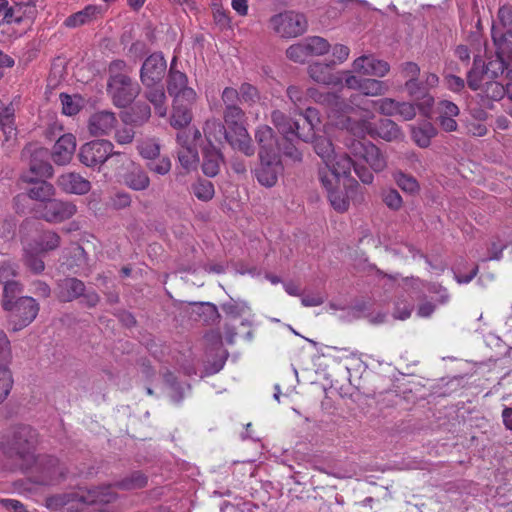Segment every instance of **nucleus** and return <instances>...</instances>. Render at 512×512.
<instances>
[{"label": "nucleus", "instance_id": "obj_1", "mask_svg": "<svg viewBox=\"0 0 512 512\" xmlns=\"http://www.w3.org/2000/svg\"><path fill=\"white\" fill-rule=\"evenodd\" d=\"M37 433L29 425H15L0 437V469L27 471L35 460Z\"/></svg>", "mask_w": 512, "mask_h": 512}, {"label": "nucleus", "instance_id": "obj_2", "mask_svg": "<svg viewBox=\"0 0 512 512\" xmlns=\"http://www.w3.org/2000/svg\"><path fill=\"white\" fill-rule=\"evenodd\" d=\"M22 472L28 474V479L33 484L54 486L66 479L68 469L64 463L54 456L35 455L31 468Z\"/></svg>", "mask_w": 512, "mask_h": 512}, {"label": "nucleus", "instance_id": "obj_3", "mask_svg": "<svg viewBox=\"0 0 512 512\" xmlns=\"http://www.w3.org/2000/svg\"><path fill=\"white\" fill-rule=\"evenodd\" d=\"M270 32L281 39H292L303 35L308 29V21L304 14L285 10L272 15L267 22Z\"/></svg>", "mask_w": 512, "mask_h": 512}, {"label": "nucleus", "instance_id": "obj_4", "mask_svg": "<svg viewBox=\"0 0 512 512\" xmlns=\"http://www.w3.org/2000/svg\"><path fill=\"white\" fill-rule=\"evenodd\" d=\"M7 312V321L13 331H20L30 325L37 317L39 303L30 296L18 297L16 301L3 308Z\"/></svg>", "mask_w": 512, "mask_h": 512}, {"label": "nucleus", "instance_id": "obj_5", "mask_svg": "<svg viewBox=\"0 0 512 512\" xmlns=\"http://www.w3.org/2000/svg\"><path fill=\"white\" fill-rule=\"evenodd\" d=\"M140 90V85L130 76H115L108 79L107 92L116 107L129 106L139 95Z\"/></svg>", "mask_w": 512, "mask_h": 512}, {"label": "nucleus", "instance_id": "obj_6", "mask_svg": "<svg viewBox=\"0 0 512 512\" xmlns=\"http://www.w3.org/2000/svg\"><path fill=\"white\" fill-rule=\"evenodd\" d=\"M503 69V59L497 58L489 61L486 65L480 56H476L472 68L467 73V85L477 91L482 88L485 81L496 79L499 76V70Z\"/></svg>", "mask_w": 512, "mask_h": 512}, {"label": "nucleus", "instance_id": "obj_7", "mask_svg": "<svg viewBox=\"0 0 512 512\" xmlns=\"http://www.w3.org/2000/svg\"><path fill=\"white\" fill-rule=\"evenodd\" d=\"M114 145L109 140H94L85 143L79 151V160L87 167L101 166L109 157L121 155L113 151Z\"/></svg>", "mask_w": 512, "mask_h": 512}, {"label": "nucleus", "instance_id": "obj_8", "mask_svg": "<svg viewBox=\"0 0 512 512\" xmlns=\"http://www.w3.org/2000/svg\"><path fill=\"white\" fill-rule=\"evenodd\" d=\"M351 155L364 159L375 172H381L387 167V161L381 150L371 142L352 140L347 144Z\"/></svg>", "mask_w": 512, "mask_h": 512}, {"label": "nucleus", "instance_id": "obj_9", "mask_svg": "<svg viewBox=\"0 0 512 512\" xmlns=\"http://www.w3.org/2000/svg\"><path fill=\"white\" fill-rule=\"evenodd\" d=\"M167 89L171 96L182 98L188 102H196L197 94L195 90L188 86V78L185 73L177 69V58L171 61L168 72Z\"/></svg>", "mask_w": 512, "mask_h": 512}, {"label": "nucleus", "instance_id": "obj_10", "mask_svg": "<svg viewBox=\"0 0 512 512\" xmlns=\"http://www.w3.org/2000/svg\"><path fill=\"white\" fill-rule=\"evenodd\" d=\"M81 496L82 488L50 495L45 499V507L52 512H80L84 506Z\"/></svg>", "mask_w": 512, "mask_h": 512}, {"label": "nucleus", "instance_id": "obj_11", "mask_svg": "<svg viewBox=\"0 0 512 512\" xmlns=\"http://www.w3.org/2000/svg\"><path fill=\"white\" fill-rule=\"evenodd\" d=\"M271 120L279 133L283 135L284 140L291 141L295 139H301L304 142H308L310 140V131L311 128H313V125L308 121V118L306 119L308 125V132L306 134L300 132V126L298 122L293 121L280 110H274L272 112Z\"/></svg>", "mask_w": 512, "mask_h": 512}, {"label": "nucleus", "instance_id": "obj_12", "mask_svg": "<svg viewBox=\"0 0 512 512\" xmlns=\"http://www.w3.org/2000/svg\"><path fill=\"white\" fill-rule=\"evenodd\" d=\"M167 70V63L161 53L148 56L140 70V80L143 85L161 83Z\"/></svg>", "mask_w": 512, "mask_h": 512}, {"label": "nucleus", "instance_id": "obj_13", "mask_svg": "<svg viewBox=\"0 0 512 512\" xmlns=\"http://www.w3.org/2000/svg\"><path fill=\"white\" fill-rule=\"evenodd\" d=\"M41 217L47 222L59 223L71 218L76 213L72 202L50 199L42 204Z\"/></svg>", "mask_w": 512, "mask_h": 512}, {"label": "nucleus", "instance_id": "obj_14", "mask_svg": "<svg viewBox=\"0 0 512 512\" xmlns=\"http://www.w3.org/2000/svg\"><path fill=\"white\" fill-rule=\"evenodd\" d=\"M47 154L48 152L44 148L25 147L22 151V156H30L29 172L27 174L35 178L51 177L53 175V167L49 162L44 160Z\"/></svg>", "mask_w": 512, "mask_h": 512}, {"label": "nucleus", "instance_id": "obj_15", "mask_svg": "<svg viewBox=\"0 0 512 512\" xmlns=\"http://www.w3.org/2000/svg\"><path fill=\"white\" fill-rule=\"evenodd\" d=\"M353 71L365 75L382 78L390 71L388 62L376 58L374 55H362L352 63Z\"/></svg>", "mask_w": 512, "mask_h": 512}, {"label": "nucleus", "instance_id": "obj_16", "mask_svg": "<svg viewBox=\"0 0 512 512\" xmlns=\"http://www.w3.org/2000/svg\"><path fill=\"white\" fill-rule=\"evenodd\" d=\"M85 292V283L76 277H64L56 281L54 294L59 302L69 303L80 299Z\"/></svg>", "mask_w": 512, "mask_h": 512}, {"label": "nucleus", "instance_id": "obj_17", "mask_svg": "<svg viewBox=\"0 0 512 512\" xmlns=\"http://www.w3.org/2000/svg\"><path fill=\"white\" fill-rule=\"evenodd\" d=\"M260 165L255 170V176L258 182L266 187H272L277 182V176L280 169L277 155H265L260 153Z\"/></svg>", "mask_w": 512, "mask_h": 512}, {"label": "nucleus", "instance_id": "obj_18", "mask_svg": "<svg viewBox=\"0 0 512 512\" xmlns=\"http://www.w3.org/2000/svg\"><path fill=\"white\" fill-rule=\"evenodd\" d=\"M333 66L330 62H313L307 67L309 77L316 83L325 86H339L342 84V77L332 72Z\"/></svg>", "mask_w": 512, "mask_h": 512}, {"label": "nucleus", "instance_id": "obj_19", "mask_svg": "<svg viewBox=\"0 0 512 512\" xmlns=\"http://www.w3.org/2000/svg\"><path fill=\"white\" fill-rule=\"evenodd\" d=\"M117 118L113 112L98 111L93 113L88 122V130L93 136L108 135L117 125Z\"/></svg>", "mask_w": 512, "mask_h": 512}, {"label": "nucleus", "instance_id": "obj_20", "mask_svg": "<svg viewBox=\"0 0 512 512\" xmlns=\"http://www.w3.org/2000/svg\"><path fill=\"white\" fill-rule=\"evenodd\" d=\"M404 88L412 98L421 100L418 103V108L423 114H428L433 106L434 98L429 94L427 87L424 86L423 78L418 77L413 81H406Z\"/></svg>", "mask_w": 512, "mask_h": 512}, {"label": "nucleus", "instance_id": "obj_21", "mask_svg": "<svg viewBox=\"0 0 512 512\" xmlns=\"http://www.w3.org/2000/svg\"><path fill=\"white\" fill-rule=\"evenodd\" d=\"M75 149V137L69 133L64 134L54 144L51 152V158L57 165H66L71 161Z\"/></svg>", "mask_w": 512, "mask_h": 512}, {"label": "nucleus", "instance_id": "obj_22", "mask_svg": "<svg viewBox=\"0 0 512 512\" xmlns=\"http://www.w3.org/2000/svg\"><path fill=\"white\" fill-rule=\"evenodd\" d=\"M57 185L65 193L83 195L90 191V182L75 172L65 173L58 177Z\"/></svg>", "mask_w": 512, "mask_h": 512}, {"label": "nucleus", "instance_id": "obj_23", "mask_svg": "<svg viewBox=\"0 0 512 512\" xmlns=\"http://www.w3.org/2000/svg\"><path fill=\"white\" fill-rule=\"evenodd\" d=\"M195 102H188L182 98L173 99V109L170 125L175 129H182L192 121V107Z\"/></svg>", "mask_w": 512, "mask_h": 512}, {"label": "nucleus", "instance_id": "obj_24", "mask_svg": "<svg viewBox=\"0 0 512 512\" xmlns=\"http://www.w3.org/2000/svg\"><path fill=\"white\" fill-rule=\"evenodd\" d=\"M103 8L98 5H87L84 9L68 16L64 25L68 28H77L90 24L102 17Z\"/></svg>", "mask_w": 512, "mask_h": 512}, {"label": "nucleus", "instance_id": "obj_25", "mask_svg": "<svg viewBox=\"0 0 512 512\" xmlns=\"http://www.w3.org/2000/svg\"><path fill=\"white\" fill-rule=\"evenodd\" d=\"M83 505L107 504L114 501L117 494L113 491L112 485H104L91 489L82 488Z\"/></svg>", "mask_w": 512, "mask_h": 512}, {"label": "nucleus", "instance_id": "obj_26", "mask_svg": "<svg viewBox=\"0 0 512 512\" xmlns=\"http://www.w3.org/2000/svg\"><path fill=\"white\" fill-rule=\"evenodd\" d=\"M22 180L33 185L28 190V196L33 200L40 201L42 204H44L54 195V187L47 181L37 180V178L30 176L29 174H23Z\"/></svg>", "mask_w": 512, "mask_h": 512}, {"label": "nucleus", "instance_id": "obj_27", "mask_svg": "<svg viewBox=\"0 0 512 512\" xmlns=\"http://www.w3.org/2000/svg\"><path fill=\"white\" fill-rule=\"evenodd\" d=\"M144 87V96L153 105L155 113L159 117H165L167 114V96L163 84L156 83L144 85Z\"/></svg>", "mask_w": 512, "mask_h": 512}, {"label": "nucleus", "instance_id": "obj_28", "mask_svg": "<svg viewBox=\"0 0 512 512\" xmlns=\"http://www.w3.org/2000/svg\"><path fill=\"white\" fill-rule=\"evenodd\" d=\"M36 15V0H30L27 3L17 2L6 9L4 20L7 23H21L24 18H33Z\"/></svg>", "mask_w": 512, "mask_h": 512}, {"label": "nucleus", "instance_id": "obj_29", "mask_svg": "<svg viewBox=\"0 0 512 512\" xmlns=\"http://www.w3.org/2000/svg\"><path fill=\"white\" fill-rule=\"evenodd\" d=\"M368 130L371 136H378L388 142L398 140L402 137L399 126L390 119H381L373 126L370 124Z\"/></svg>", "mask_w": 512, "mask_h": 512}, {"label": "nucleus", "instance_id": "obj_30", "mask_svg": "<svg viewBox=\"0 0 512 512\" xmlns=\"http://www.w3.org/2000/svg\"><path fill=\"white\" fill-rule=\"evenodd\" d=\"M255 139L260 148L259 154L276 155L278 143L271 127L267 125L260 126L256 130Z\"/></svg>", "mask_w": 512, "mask_h": 512}, {"label": "nucleus", "instance_id": "obj_31", "mask_svg": "<svg viewBox=\"0 0 512 512\" xmlns=\"http://www.w3.org/2000/svg\"><path fill=\"white\" fill-rule=\"evenodd\" d=\"M436 135L437 129L429 121H423L411 128L412 139L420 148H427Z\"/></svg>", "mask_w": 512, "mask_h": 512}, {"label": "nucleus", "instance_id": "obj_32", "mask_svg": "<svg viewBox=\"0 0 512 512\" xmlns=\"http://www.w3.org/2000/svg\"><path fill=\"white\" fill-rule=\"evenodd\" d=\"M151 117V108L146 103H137L130 111L123 114L122 120L125 124L141 126Z\"/></svg>", "mask_w": 512, "mask_h": 512}, {"label": "nucleus", "instance_id": "obj_33", "mask_svg": "<svg viewBox=\"0 0 512 512\" xmlns=\"http://www.w3.org/2000/svg\"><path fill=\"white\" fill-rule=\"evenodd\" d=\"M223 162L221 153L214 147L204 150L202 171L208 177L216 176Z\"/></svg>", "mask_w": 512, "mask_h": 512}, {"label": "nucleus", "instance_id": "obj_34", "mask_svg": "<svg viewBox=\"0 0 512 512\" xmlns=\"http://www.w3.org/2000/svg\"><path fill=\"white\" fill-rule=\"evenodd\" d=\"M124 182L129 188L142 191L149 187L150 179L141 167L134 166L125 174Z\"/></svg>", "mask_w": 512, "mask_h": 512}, {"label": "nucleus", "instance_id": "obj_35", "mask_svg": "<svg viewBox=\"0 0 512 512\" xmlns=\"http://www.w3.org/2000/svg\"><path fill=\"white\" fill-rule=\"evenodd\" d=\"M204 135L207 141L213 145L214 143H222L226 141L228 130L226 127L217 119H209L206 121L203 128Z\"/></svg>", "mask_w": 512, "mask_h": 512}, {"label": "nucleus", "instance_id": "obj_36", "mask_svg": "<svg viewBox=\"0 0 512 512\" xmlns=\"http://www.w3.org/2000/svg\"><path fill=\"white\" fill-rule=\"evenodd\" d=\"M39 253L42 252L39 251L37 247H34L33 243H28L24 245V264L34 274H40L45 269L44 261L39 257Z\"/></svg>", "mask_w": 512, "mask_h": 512}, {"label": "nucleus", "instance_id": "obj_37", "mask_svg": "<svg viewBox=\"0 0 512 512\" xmlns=\"http://www.w3.org/2000/svg\"><path fill=\"white\" fill-rule=\"evenodd\" d=\"M311 130L313 129L311 128ZM310 139H313V147L316 154L322 159L324 164L329 163L331 157L335 154L331 140L324 135L314 136L312 131H310Z\"/></svg>", "mask_w": 512, "mask_h": 512}, {"label": "nucleus", "instance_id": "obj_38", "mask_svg": "<svg viewBox=\"0 0 512 512\" xmlns=\"http://www.w3.org/2000/svg\"><path fill=\"white\" fill-rule=\"evenodd\" d=\"M354 165L355 161L349 155H337L336 153L331 157L329 163H325V166L330 168L338 177L348 176Z\"/></svg>", "mask_w": 512, "mask_h": 512}, {"label": "nucleus", "instance_id": "obj_39", "mask_svg": "<svg viewBox=\"0 0 512 512\" xmlns=\"http://www.w3.org/2000/svg\"><path fill=\"white\" fill-rule=\"evenodd\" d=\"M1 117V130L4 133L5 140L9 141L17 134V128L15 124V108L12 104L4 107L0 112Z\"/></svg>", "mask_w": 512, "mask_h": 512}, {"label": "nucleus", "instance_id": "obj_40", "mask_svg": "<svg viewBox=\"0 0 512 512\" xmlns=\"http://www.w3.org/2000/svg\"><path fill=\"white\" fill-rule=\"evenodd\" d=\"M319 103L327 106L335 113H348L351 110L350 105L341 96L332 92L319 95Z\"/></svg>", "mask_w": 512, "mask_h": 512}, {"label": "nucleus", "instance_id": "obj_41", "mask_svg": "<svg viewBox=\"0 0 512 512\" xmlns=\"http://www.w3.org/2000/svg\"><path fill=\"white\" fill-rule=\"evenodd\" d=\"M389 90V85L385 81L373 79V78H364L360 93L364 96H382L387 93Z\"/></svg>", "mask_w": 512, "mask_h": 512}, {"label": "nucleus", "instance_id": "obj_42", "mask_svg": "<svg viewBox=\"0 0 512 512\" xmlns=\"http://www.w3.org/2000/svg\"><path fill=\"white\" fill-rule=\"evenodd\" d=\"M309 56H323L331 49L330 43L320 36H309L303 39Z\"/></svg>", "mask_w": 512, "mask_h": 512}, {"label": "nucleus", "instance_id": "obj_43", "mask_svg": "<svg viewBox=\"0 0 512 512\" xmlns=\"http://www.w3.org/2000/svg\"><path fill=\"white\" fill-rule=\"evenodd\" d=\"M492 38L498 47L499 53L512 58V31L498 33L497 27L493 25Z\"/></svg>", "mask_w": 512, "mask_h": 512}, {"label": "nucleus", "instance_id": "obj_44", "mask_svg": "<svg viewBox=\"0 0 512 512\" xmlns=\"http://www.w3.org/2000/svg\"><path fill=\"white\" fill-rule=\"evenodd\" d=\"M481 92L491 100H501L505 95L508 97V82L503 85L494 79H489L484 82Z\"/></svg>", "mask_w": 512, "mask_h": 512}, {"label": "nucleus", "instance_id": "obj_45", "mask_svg": "<svg viewBox=\"0 0 512 512\" xmlns=\"http://www.w3.org/2000/svg\"><path fill=\"white\" fill-rule=\"evenodd\" d=\"M147 485V477L140 471L131 473L128 477L116 482L113 486L121 490L141 489Z\"/></svg>", "mask_w": 512, "mask_h": 512}, {"label": "nucleus", "instance_id": "obj_46", "mask_svg": "<svg viewBox=\"0 0 512 512\" xmlns=\"http://www.w3.org/2000/svg\"><path fill=\"white\" fill-rule=\"evenodd\" d=\"M3 291H2V299H1V306L2 309L6 308L8 305L10 306L11 303L17 300L19 295L23 292L24 286L23 284L16 280L11 283H7L2 285Z\"/></svg>", "mask_w": 512, "mask_h": 512}, {"label": "nucleus", "instance_id": "obj_47", "mask_svg": "<svg viewBox=\"0 0 512 512\" xmlns=\"http://www.w3.org/2000/svg\"><path fill=\"white\" fill-rule=\"evenodd\" d=\"M33 244L41 252L52 251L59 247L60 236L53 231H45L40 235L39 240Z\"/></svg>", "mask_w": 512, "mask_h": 512}, {"label": "nucleus", "instance_id": "obj_48", "mask_svg": "<svg viewBox=\"0 0 512 512\" xmlns=\"http://www.w3.org/2000/svg\"><path fill=\"white\" fill-rule=\"evenodd\" d=\"M191 190L197 199L204 202L211 200L215 193L212 182L204 179H199L192 184Z\"/></svg>", "mask_w": 512, "mask_h": 512}, {"label": "nucleus", "instance_id": "obj_49", "mask_svg": "<svg viewBox=\"0 0 512 512\" xmlns=\"http://www.w3.org/2000/svg\"><path fill=\"white\" fill-rule=\"evenodd\" d=\"M9 365L0 363V403L7 398L13 386V377Z\"/></svg>", "mask_w": 512, "mask_h": 512}, {"label": "nucleus", "instance_id": "obj_50", "mask_svg": "<svg viewBox=\"0 0 512 512\" xmlns=\"http://www.w3.org/2000/svg\"><path fill=\"white\" fill-rule=\"evenodd\" d=\"M178 160L181 166L186 170L195 169L198 158V152L195 147H183L177 152Z\"/></svg>", "mask_w": 512, "mask_h": 512}, {"label": "nucleus", "instance_id": "obj_51", "mask_svg": "<svg viewBox=\"0 0 512 512\" xmlns=\"http://www.w3.org/2000/svg\"><path fill=\"white\" fill-rule=\"evenodd\" d=\"M221 308L227 317L237 319L246 314L249 310L248 306L244 302L230 299L221 304Z\"/></svg>", "mask_w": 512, "mask_h": 512}, {"label": "nucleus", "instance_id": "obj_52", "mask_svg": "<svg viewBox=\"0 0 512 512\" xmlns=\"http://www.w3.org/2000/svg\"><path fill=\"white\" fill-rule=\"evenodd\" d=\"M394 179L404 192L415 194L419 191L420 186L416 178L403 172H397L394 174Z\"/></svg>", "mask_w": 512, "mask_h": 512}, {"label": "nucleus", "instance_id": "obj_53", "mask_svg": "<svg viewBox=\"0 0 512 512\" xmlns=\"http://www.w3.org/2000/svg\"><path fill=\"white\" fill-rule=\"evenodd\" d=\"M286 57L295 63H304L310 57L304 40L289 46Z\"/></svg>", "mask_w": 512, "mask_h": 512}, {"label": "nucleus", "instance_id": "obj_54", "mask_svg": "<svg viewBox=\"0 0 512 512\" xmlns=\"http://www.w3.org/2000/svg\"><path fill=\"white\" fill-rule=\"evenodd\" d=\"M238 91L242 104L252 106L260 99L258 89L250 83H242Z\"/></svg>", "mask_w": 512, "mask_h": 512}, {"label": "nucleus", "instance_id": "obj_55", "mask_svg": "<svg viewBox=\"0 0 512 512\" xmlns=\"http://www.w3.org/2000/svg\"><path fill=\"white\" fill-rule=\"evenodd\" d=\"M18 265L12 261L0 263V284L4 285L16 281L18 276Z\"/></svg>", "mask_w": 512, "mask_h": 512}, {"label": "nucleus", "instance_id": "obj_56", "mask_svg": "<svg viewBox=\"0 0 512 512\" xmlns=\"http://www.w3.org/2000/svg\"><path fill=\"white\" fill-rule=\"evenodd\" d=\"M245 118V112L240 106L228 107L224 110V121L229 128L236 125H242Z\"/></svg>", "mask_w": 512, "mask_h": 512}, {"label": "nucleus", "instance_id": "obj_57", "mask_svg": "<svg viewBox=\"0 0 512 512\" xmlns=\"http://www.w3.org/2000/svg\"><path fill=\"white\" fill-rule=\"evenodd\" d=\"M199 315L203 317V321L207 324L217 323L220 319L216 305L210 302L200 303Z\"/></svg>", "mask_w": 512, "mask_h": 512}, {"label": "nucleus", "instance_id": "obj_58", "mask_svg": "<svg viewBox=\"0 0 512 512\" xmlns=\"http://www.w3.org/2000/svg\"><path fill=\"white\" fill-rule=\"evenodd\" d=\"M328 193V199L332 207L338 212H345L349 207V200L344 195L343 191L333 189Z\"/></svg>", "mask_w": 512, "mask_h": 512}, {"label": "nucleus", "instance_id": "obj_59", "mask_svg": "<svg viewBox=\"0 0 512 512\" xmlns=\"http://www.w3.org/2000/svg\"><path fill=\"white\" fill-rule=\"evenodd\" d=\"M339 178L340 177L326 166L325 168L319 169V179L327 192L335 189L336 185L339 183Z\"/></svg>", "mask_w": 512, "mask_h": 512}, {"label": "nucleus", "instance_id": "obj_60", "mask_svg": "<svg viewBox=\"0 0 512 512\" xmlns=\"http://www.w3.org/2000/svg\"><path fill=\"white\" fill-rule=\"evenodd\" d=\"M437 119H443L444 117L454 118L459 115L458 106L448 100H442L437 104Z\"/></svg>", "mask_w": 512, "mask_h": 512}, {"label": "nucleus", "instance_id": "obj_61", "mask_svg": "<svg viewBox=\"0 0 512 512\" xmlns=\"http://www.w3.org/2000/svg\"><path fill=\"white\" fill-rule=\"evenodd\" d=\"M378 111L385 116H396L398 101L392 98H383L373 102Z\"/></svg>", "mask_w": 512, "mask_h": 512}, {"label": "nucleus", "instance_id": "obj_62", "mask_svg": "<svg viewBox=\"0 0 512 512\" xmlns=\"http://www.w3.org/2000/svg\"><path fill=\"white\" fill-rule=\"evenodd\" d=\"M12 358L10 340L6 333L0 329V363L11 364Z\"/></svg>", "mask_w": 512, "mask_h": 512}, {"label": "nucleus", "instance_id": "obj_63", "mask_svg": "<svg viewBox=\"0 0 512 512\" xmlns=\"http://www.w3.org/2000/svg\"><path fill=\"white\" fill-rule=\"evenodd\" d=\"M60 100L62 104V111L65 115L72 116L79 112V100H75L73 97L65 93L60 94Z\"/></svg>", "mask_w": 512, "mask_h": 512}, {"label": "nucleus", "instance_id": "obj_64", "mask_svg": "<svg viewBox=\"0 0 512 512\" xmlns=\"http://www.w3.org/2000/svg\"><path fill=\"white\" fill-rule=\"evenodd\" d=\"M147 168L158 175H166L171 169V161L167 157L154 159L147 164Z\"/></svg>", "mask_w": 512, "mask_h": 512}]
</instances>
